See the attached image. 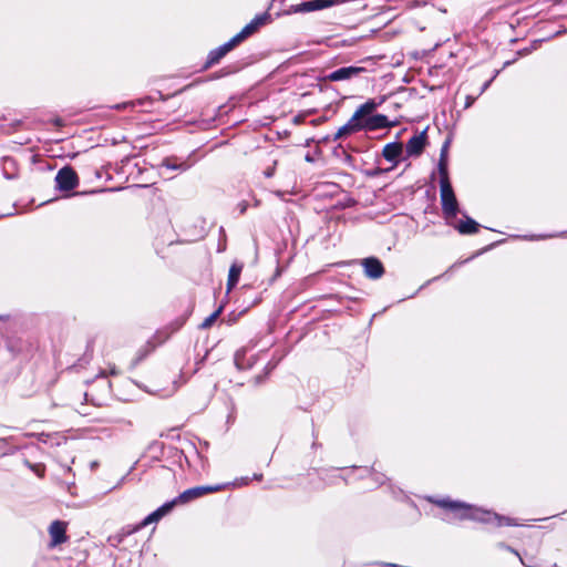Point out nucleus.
<instances>
[{
	"label": "nucleus",
	"instance_id": "nucleus-1",
	"mask_svg": "<svg viewBox=\"0 0 567 567\" xmlns=\"http://www.w3.org/2000/svg\"><path fill=\"white\" fill-rule=\"evenodd\" d=\"M436 504L441 507L451 509L455 518L464 519H475L484 523H495L496 525H512V520L507 517L499 516L495 513H491L487 511H483L477 507H473L465 503L453 502L450 499H440L436 501Z\"/></svg>",
	"mask_w": 567,
	"mask_h": 567
},
{
	"label": "nucleus",
	"instance_id": "nucleus-2",
	"mask_svg": "<svg viewBox=\"0 0 567 567\" xmlns=\"http://www.w3.org/2000/svg\"><path fill=\"white\" fill-rule=\"evenodd\" d=\"M383 101L384 99H381L379 102L371 99L360 105L351 118L337 131L333 141L341 140L363 130V118L371 115L383 103Z\"/></svg>",
	"mask_w": 567,
	"mask_h": 567
},
{
	"label": "nucleus",
	"instance_id": "nucleus-3",
	"mask_svg": "<svg viewBox=\"0 0 567 567\" xmlns=\"http://www.w3.org/2000/svg\"><path fill=\"white\" fill-rule=\"evenodd\" d=\"M248 483L247 478H241L239 481H236L234 483H227V484H218V485H208V486H197L189 489H186L183 492L175 501H177V504H185L193 499H196L198 497H202L209 493H215L223 491L230 486H241L246 485Z\"/></svg>",
	"mask_w": 567,
	"mask_h": 567
},
{
	"label": "nucleus",
	"instance_id": "nucleus-4",
	"mask_svg": "<svg viewBox=\"0 0 567 567\" xmlns=\"http://www.w3.org/2000/svg\"><path fill=\"white\" fill-rule=\"evenodd\" d=\"M442 210L447 218H454L458 212V203L451 183L440 185Z\"/></svg>",
	"mask_w": 567,
	"mask_h": 567
},
{
	"label": "nucleus",
	"instance_id": "nucleus-5",
	"mask_svg": "<svg viewBox=\"0 0 567 567\" xmlns=\"http://www.w3.org/2000/svg\"><path fill=\"white\" fill-rule=\"evenodd\" d=\"M337 0H311L293 4L289 8L288 13H306L327 9L337 4Z\"/></svg>",
	"mask_w": 567,
	"mask_h": 567
},
{
	"label": "nucleus",
	"instance_id": "nucleus-6",
	"mask_svg": "<svg viewBox=\"0 0 567 567\" xmlns=\"http://www.w3.org/2000/svg\"><path fill=\"white\" fill-rule=\"evenodd\" d=\"M55 182L60 190H72L78 186L79 178L71 167H63L58 172Z\"/></svg>",
	"mask_w": 567,
	"mask_h": 567
},
{
	"label": "nucleus",
	"instance_id": "nucleus-7",
	"mask_svg": "<svg viewBox=\"0 0 567 567\" xmlns=\"http://www.w3.org/2000/svg\"><path fill=\"white\" fill-rule=\"evenodd\" d=\"M268 20L269 16L267 13L256 17L238 34L233 38L234 42L237 44L240 43L244 39L255 33L261 25H265Z\"/></svg>",
	"mask_w": 567,
	"mask_h": 567
},
{
	"label": "nucleus",
	"instance_id": "nucleus-8",
	"mask_svg": "<svg viewBox=\"0 0 567 567\" xmlns=\"http://www.w3.org/2000/svg\"><path fill=\"white\" fill-rule=\"evenodd\" d=\"M364 71L365 70L360 66H346L331 72L326 79L332 82L344 81L358 76Z\"/></svg>",
	"mask_w": 567,
	"mask_h": 567
},
{
	"label": "nucleus",
	"instance_id": "nucleus-9",
	"mask_svg": "<svg viewBox=\"0 0 567 567\" xmlns=\"http://www.w3.org/2000/svg\"><path fill=\"white\" fill-rule=\"evenodd\" d=\"M362 266L364 268L365 276L371 279H379L384 272L381 261L373 257L363 259Z\"/></svg>",
	"mask_w": 567,
	"mask_h": 567
},
{
	"label": "nucleus",
	"instance_id": "nucleus-10",
	"mask_svg": "<svg viewBox=\"0 0 567 567\" xmlns=\"http://www.w3.org/2000/svg\"><path fill=\"white\" fill-rule=\"evenodd\" d=\"M66 525L63 522L55 520L50 525L49 533L51 536V546H56L66 540Z\"/></svg>",
	"mask_w": 567,
	"mask_h": 567
},
{
	"label": "nucleus",
	"instance_id": "nucleus-11",
	"mask_svg": "<svg viewBox=\"0 0 567 567\" xmlns=\"http://www.w3.org/2000/svg\"><path fill=\"white\" fill-rule=\"evenodd\" d=\"M392 125L393 124H391L388 121V117L382 114H375L372 116L368 115L367 117L363 118V128L369 130V131L385 128V127H389Z\"/></svg>",
	"mask_w": 567,
	"mask_h": 567
},
{
	"label": "nucleus",
	"instance_id": "nucleus-12",
	"mask_svg": "<svg viewBox=\"0 0 567 567\" xmlns=\"http://www.w3.org/2000/svg\"><path fill=\"white\" fill-rule=\"evenodd\" d=\"M426 142L425 133L414 135L406 144V153L409 156H417L422 153Z\"/></svg>",
	"mask_w": 567,
	"mask_h": 567
},
{
	"label": "nucleus",
	"instance_id": "nucleus-13",
	"mask_svg": "<svg viewBox=\"0 0 567 567\" xmlns=\"http://www.w3.org/2000/svg\"><path fill=\"white\" fill-rule=\"evenodd\" d=\"M177 504V501H173L171 503L164 504L162 507L150 514L140 525V527H145L152 523L159 520L164 515H166L174 505Z\"/></svg>",
	"mask_w": 567,
	"mask_h": 567
},
{
	"label": "nucleus",
	"instance_id": "nucleus-14",
	"mask_svg": "<svg viewBox=\"0 0 567 567\" xmlns=\"http://www.w3.org/2000/svg\"><path fill=\"white\" fill-rule=\"evenodd\" d=\"M439 174H440V185L450 183L449 173H447V144H445L441 151L440 162H439Z\"/></svg>",
	"mask_w": 567,
	"mask_h": 567
},
{
	"label": "nucleus",
	"instance_id": "nucleus-15",
	"mask_svg": "<svg viewBox=\"0 0 567 567\" xmlns=\"http://www.w3.org/2000/svg\"><path fill=\"white\" fill-rule=\"evenodd\" d=\"M402 152L401 143H390L384 146L382 154L386 161L394 162L401 156Z\"/></svg>",
	"mask_w": 567,
	"mask_h": 567
},
{
	"label": "nucleus",
	"instance_id": "nucleus-16",
	"mask_svg": "<svg viewBox=\"0 0 567 567\" xmlns=\"http://www.w3.org/2000/svg\"><path fill=\"white\" fill-rule=\"evenodd\" d=\"M237 45L236 42L231 39L229 42L219 47L215 51L209 54V63H216L220 58H223L227 52L234 49Z\"/></svg>",
	"mask_w": 567,
	"mask_h": 567
},
{
	"label": "nucleus",
	"instance_id": "nucleus-17",
	"mask_svg": "<svg viewBox=\"0 0 567 567\" xmlns=\"http://www.w3.org/2000/svg\"><path fill=\"white\" fill-rule=\"evenodd\" d=\"M241 270H243L241 265H238V264L231 265V267L229 269V275H228L227 291H230L236 286V284L239 280Z\"/></svg>",
	"mask_w": 567,
	"mask_h": 567
},
{
	"label": "nucleus",
	"instance_id": "nucleus-18",
	"mask_svg": "<svg viewBox=\"0 0 567 567\" xmlns=\"http://www.w3.org/2000/svg\"><path fill=\"white\" fill-rule=\"evenodd\" d=\"M457 229L462 234H473L477 231L478 224L472 218H466V220L458 224Z\"/></svg>",
	"mask_w": 567,
	"mask_h": 567
},
{
	"label": "nucleus",
	"instance_id": "nucleus-19",
	"mask_svg": "<svg viewBox=\"0 0 567 567\" xmlns=\"http://www.w3.org/2000/svg\"><path fill=\"white\" fill-rule=\"evenodd\" d=\"M221 309H223L221 307H220V308H218L215 312H213L209 317H207V318L203 321V323L200 324V327H202V328H204V329L209 328V327H210V326L216 321V319L218 318V316L220 315Z\"/></svg>",
	"mask_w": 567,
	"mask_h": 567
},
{
	"label": "nucleus",
	"instance_id": "nucleus-20",
	"mask_svg": "<svg viewBox=\"0 0 567 567\" xmlns=\"http://www.w3.org/2000/svg\"><path fill=\"white\" fill-rule=\"evenodd\" d=\"M35 473L39 475V476H42L43 475V468H34Z\"/></svg>",
	"mask_w": 567,
	"mask_h": 567
},
{
	"label": "nucleus",
	"instance_id": "nucleus-21",
	"mask_svg": "<svg viewBox=\"0 0 567 567\" xmlns=\"http://www.w3.org/2000/svg\"><path fill=\"white\" fill-rule=\"evenodd\" d=\"M111 373H112V374H116V373H117L116 369H115V368H112Z\"/></svg>",
	"mask_w": 567,
	"mask_h": 567
},
{
	"label": "nucleus",
	"instance_id": "nucleus-22",
	"mask_svg": "<svg viewBox=\"0 0 567 567\" xmlns=\"http://www.w3.org/2000/svg\"><path fill=\"white\" fill-rule=\"evenodd\" d=\"M166 165H167V167H171V165H169V164H166ZM172 168H177V166H176V165H173V166H172Z\"/></svg>",
	"mask_w": 567,
	"mask_h": 567
}]
</instances>
